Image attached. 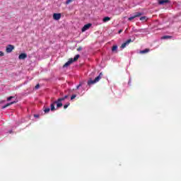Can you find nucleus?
Listing matches in <instances>:
<instances>
[{
    "instance_id": "f257e3e1",
    "label": "nucleus",
    "mask_w": 181,
    "mask_h": 181,
    "mask_svg": "<svg viewBox=\"0 0 181 181\" xmlns=\"http://www.w3.org/2000/svg\"><path fill=\"white\" fill-rule=\"evenodd\" d=\"M101 78H103V73H100L99 76H97L94 80L90 79L88 81V86H91L93 84H95V83H98Z\"/></svg>"
},
{
    "instance_id": "f03ea898",
    "label": "nucleus",
    "mask_w": 181,
    "mask_h": 181,
    "mask_svg": "<svg viewBox=\"0 0 181 181\" xmlns=\"http://www.w3.org/2000/svg\"><path fill=\"white\" fill-rule=\"evenodd\" d=\"M139 16H142V13L136 12L133 16H132L129 18V20L132 21L133 19H135V18H138Z\"/></svg>"
},
{
    "instance_id": "7ed1b4c3",
    "label": "nucleus",
    "mask_w": 181,
    "mask_h": 181,
    "mask_svg": "<svg viewBox=\"0 0 181 181\" xmlns=\"http://www.w3.org/2000/svg\"><path fill=\"white\" fill-rule=\"evenodd\" d=\"M13 49H15V46L12 45H8L6 47V53H12V50H13Z\"/></svg>"
},
{
    "instance_id": "20e7f679",
    "label": "nucleus",
    "mask_w": 181,
    "mask_h": 181,
    "mask_svg": "<svg viewBox=\"0 0 181 181\" xmlns=\"http://www.w3.org/2000/svg\"><path fill=\"white\" fill-rule=\"evenodd\" d=\"M52 16L54 21H59L60 18H62V13H54Z\"/></svg>"
},
{
    "instance_id": "39448f33",
    "label": "nucleus",
    "mask_w": 181,
    "mask_h": 181,
    "mask_svg": "<svg viewBox=\"0 0 181 181\" xmlns=\"http://www.w3.org/2000/svg\"><path fill=\"white\" fill-rule=\"evenodd\" d=\"M90 26H92L91 23L86 24L81 29L82 32H86V30H88L90 29Z\"/></svg>"
},
{
    "instance_id": "423d86ee",
    "label": "nucleus",
    "mask_w": 181,
    "mask_h": 181,
    "mask_svg": "<svg viewBox=\"0 0 181 181\" xmlns=\"http://www.w3.org/2000/svg\"><path fill=\"white\" fill-rule=\"evenodd\" d=\"M62 101L60 100V98L57 100V101L54 102V104H57V108H60V107H63V103H62Z\"/></svg>"
},
{
    "instance_id": "0eeeda50",
    "label": "nucleus",
    "mask_w": 181,
    "mask_h": 181,
    "mask_svg": "<svg viewBox=\"0 0 181 181\" xmlns=\"http://www.w3.org/2000/svg\"><path fill=\"white\" fill-rule=\"evenodd\" d=\"M158 4H159V5H165L166 4H170V1H169V0H159Z\"/></svg>"
},
{
    "instance_id": "6e6552de",
    "label": "nucleus",
    "mask_w": 181,
    "mask_h": 181,
    "mask_svg": "<svg viewBox=\"0 0 181 181\" xmlns=\"http://www.w3.org/2000/svg\"><path fill=\"white\" fill-rule=\"evenodd\" d=\"M71 63H73V58L69 59V60L64 64L63 69H64V67H69Z\"/></svg>"
},
{
    "instance_id": "1a4fd4ad",
    "label": "nucleus",
    "mask_w": 181,
    "mask_h": 181,
    "mask_svg": "<svg viewBox=\"0 0 181 181\" xmlns=\"http://www.w3.org/2000/svg\"><path fill=\"white\" fill-rule=\"evenodd\" d=\"M169 39H173V37L170 36V35H164V36L161 37L162 40H168Z\"/></svg>"
},
{
    "instance_id": "9d476101",
    "label": "nucleus",
    "mask_w": 181,
    "mask_h": 181,
    "mask_svg": "<svg viewBox=\"0 0 181 181\" xmlns=\"http://www.w3.org/2000/svg\"><path fill=\"white\" fill-rule=\"evenodd\" d=\"M150 51H151V49L146 48L145 49L141 50L140 53H141V54H145L146 53H149Z\"/></svg>"
},
{
    "instance_id": "9b49d317",
    "label": "nucleus",
    "mask_w": 181,
    "mask_h": 181,
    "mask_svg": "<svg viewBox=\"0 0 181 181\" xmlns=\"http://www.w3.org/2000/svg\"><path fill=\"white\" fill-rule=\"evenodd\" d=\"M12 104H15V101L11 102L9 103H7L6 105L2 106V109L4 110V108H6V107H9V105H12Z\"/></svg>"
},
{
    "instance_id": "f8f14e48",
    "label": "nucleus",
    "mask_w": 181,
    "mask_h": 181,
    "mask_svg": "<svg viewBox=\"0 0 181 181\" xmlns=\"http://www.w3.org/2000/svg\"><path fill=\"white\" fill-rule=\"evenodd\" d=\"M117 50H118V46L117 45H113L112 47V52L113 53L117 52Z\"/></svg>"
},
{
    "instance_id": "ddd939ff",
    "label": "nucleus",
    "mask_w": 181,
    "mask_h": 181,
    "mask_svg": "<svg viewBox=\"0 0 181 181\" xmlns=\"http://www.w3.org/2000/svg\"><path fill=\"white\" fill-rule=\"evenodd\" d=\"M103 21L104 23L109 22V21H111V18L106 16L103 18Z\"/></svg>"
},
{
    "instance_id": "4468645a",
    "label": "nucleus",
    "mask_w": 181,
    "mask_h": 181,
    "mask_svg": "<svg viewBox=\"0 0 181 181\" xmlns=\"http://www.w3.org/2000/svg\"><path fill=\"white\" fill-rule=\"evenodd\" d=\"M80 58V54H76L74 59L72 58L73 62H77V60H78V59Z\"/></svg>"
},
{
    "instance_id": "2eb2a0df",
    "label": "nucleus",
    "mask_w": 181,
    "mask_h": 181,
    "mask_svg": "<svg viewBox=\"0 0 181 181\" xmlns=\"http://www.w3.org/2000/svg\"><path fill=\"white\" fill-rule=\"evenodd\" d=\"M134 40H135V39H134L133 40L131 39H129L124 43L128 46V45H129L131 42H134Z\"/></svg>"
},
{
    "instance_id": "dca6fc26",
    "label": "nucleus",
    "mask_w": 181,
    "mask_h": 181,
    "mask_svg": "<svg viewBox=\"0 0 181 181\" xmlns=\"http://www.w3.org/2000/svg\"><path fill=\"white\" fill-rule=\"evenodd\" d=\"M18 59L20 60H23V52L20 54V55L18 56Z\"/></svg>"
},
{
    "instance_id": "f3484780",
    "label": "nucleus",
    "mask_w": 181,
    "mask_h": 181,
    "mask_svg": "<svg viewBox=\"0 0 181 181\" xmlns=\"http://www.w3.org/2000/svg\"><path fill=\"white\" fill-rule=\"evenodd\" d=\"M69 95H65L63 98H59V101H64V100H66V98H68Z\"/></svg>"
},
{
    "instance_id": "a211bd4d",
    "label": "nucleus",
    "mask_w": 181,
    "mask_h": 181,
    "mask_svg": "<svg viewBox=\"0 0 181 181\" xmlns=\"http://www.w3.org/2000/svg\"><path fill=\"white\" fill-rule=\"evenodd\" d=\"M50 112V108L47 107L44 110V112H45V114H47V112Z\"/></svg>"
},
{
    "instance_id": "6ab92c4d",
    "label": "nucleus",
    "mask_w": 181,
    "mask_h": 181,
    "mask_svg": "<svg viewBox=\"0 0 181 181\" xmlns=\"http://www.w3.org/2000/svg\"><path fill=\"white\" fill-rule=\"evenodd\" d=\"M127 44L125 42H124L121 45V49H125V47H127Z\"/></svg>"
},
{
    "instance_id": "aec40b11",
    "label": "nucleus",
    "mask_w": 181,
    "mask_h": 181,
    "mask_svg": "<svg viewBox=\"0 0 181 181\" xmlns=\"http://www.w3.org/2000/svg\"><path fill=\"white\" fill-rule=\"evenodd\" d=\"M51 111H54V110H55V107H54V103H52V104H51Z\"/></svg>"
},
{
    "instance_id": "412c9836",
    "label": "nucleus",
    "mask_w": 181,
    "mask_h": 181,
    "mask_svg": "<svg viewBox=\"0 0 181 181\" xmlns=\"http://www.w3.org/2000/svg\"><path fill=\"white\" fill-rule=\"evenodd\" d=\"M140 21H146V16H141V17L140 18Z\"/></svg>"
},
{
    "instance_id": "4be33fe9",
    "label": "nucleus",
    "mask_w": 181,
    "mask_h": 181,
    "mask_svg": "<svg viewBox=\"0 0 181 181\" xmlns=\"http://www.w3.org/2000/svg\"><path fill=\"white\" fill-rule=\"evenodd\" d=\"M71 1H73V0H66V4L69 5V4H70V2H71Z\"/></svg>"
},
{
    "instance_id": "5701e85b",
    "label": "nucleus",
    "mask_w": 181,
    "mask_h": 181,
    "mask_svg": "<svg viewBox=\"0 0 181 181\" xmlns=\"http://www.w3.org/2000/svg\"><path fill=\"white\" fill-rule=\"evenodd\" d=\"M69 105H70V103H68V104L65 105L64 106V110H66V108H67L69 107Z\"/></svg>"
},
{
    "instance_id": "b1692460",
    "label": "nucleus",
    "mask_w": 181,
    "mask_h": 181,
    "mask_svg": "<svg viewBox=\"0 0 181 181\" xmlns=\"http://www.w3.org/2000/svg\"><path fill=\"white\" fill-rule=\"evenodd\" d=\"M3 56H4V54L2 51H0V57H2Z\"/></svg>"
},
{
    "instance_id": "393cba45",
    "label": "nucleus",
    "mask_w": 181,
    "mask_h": 181,
    "mask_svg": "<svg viewBox=\"0 0 181 181\" xmlns=\"http://www.w3.org/2000/svg\"><path fill=\"white\" fill-rule=\"evenodd\" d=\"M134 32L136 33H138V32H142V30L139 29V30H135Z\"/></svg>"
},
{
    "instance_id": "a878e982",
    "label": "nucleus",
    "mask_w": 181,
    "mask_h": 181,
    "mask_svg": "<svg viewBox=\"0 0 181 181\" xmlns=\"http://www.w3.org/2000/svg\"><path fill=\"white\" fill-rule=\"evenodd\" d=\"M28 57V54H26L25 53H23V59H26Z\"/></svg>"
},
{
    "instance_id": "bb28decb",
    "label": "nucleus",
    "mask_w": 181,
    "mask_h": 181,
    "mask_svg": "<svg viewBox=\"0 0 181 181\" xmlns=\"http://www.w3.org/2000/svg\"><path fill=\"white\" fill-rule=\"evenodd\" d=\"M76 95H73L71 97V100H74V98H76Z\"/></svg>"
},
{
    "instance_id": "cd10ccee",
    "label": "nucleus",
    "mask_w": 181,
    "mask_h": 181,
    "mask_svg": "<svg viewBox=\"0 0 181 181\" xmlns=\"http://www.w3.org/2000/svg\"><path fill=\"white\" fill-rule=\"evenodd\" d=\"M78 52H80L81 50H83V47H79L78 49H77Z\"/></svg>"
},
{
    "instance_id": "c85d7f7f",
    "label": "nucleus",
    "mask_w": 181,
    "mask_h": 181,
    "mask_svg": "<svg viewBox=\"0 0 181 181\" xmlns=\"http://www.w3.org/2000/svg\"><path fill=\"white\" fill-rule=\"evenodd\" d=\"M11 98H13V96L8 97V98H7V100H8V101H11Z\"/></svg>"
},
{
    "instance_id": "c756f323",
    "label": "nucleus",
    "mask_w": 181,
    "mask_h": 181,
    "mask_svg": "<svg viewBox=\"0 0 181 181\" xmlns=\"http://www.w3.org/2000/svg\"><path fill=\"white\" fill-rule=\"evenodd\" d=\"M39 87H40V86L39 84L35 86V89L37 90V88H39Z\"/></svg>"
},
{
    "instance_id": "7c9ffc66",
    "label": "nucleus",
    "mask_w": 181,
    "mask_h": 181,
    "mask_svg": "<svg viewBox=\"0 0 181 181\" xmlns=\"http://www.w3.org/2000/svg\"><path fill=\"white\" fill-rule=\"evenodd\" d=\"M80 87H81V83H79V85H78V86H76V88L78 89V88H80Z\"/></svg>"
},
{
    "instance_id": "2f4dec72",
    "label": "nucleus",
    "mask_w": 181,
    "mask_h": 181,
    "mask_svg": "<svg viewBox=\"0 0 181 181\" xmlns=\"http://www.w3.org/2000/svg\"><path fill=\"white\" fill-rule=\"evenodd\" d=\"M118 33H119H119H122V30H119V32H118Z\"/></svg>"
},
{
    "instance_id": "473e14b6",
    "label": "nucleus",
    "mask_w": 181,
    "mask_h": 181,
    "mask_svg": "<svg viewBox=\"0 0 181 181\" xmlns=\"http://www.w3.org/2000/svg\"><path fill=\"white\" fill-rule=\"evenodd\" d=\"M34 117H35V118H37V117H39V115H35Z\"/></svg>"
},
{
    "instance_id": "72a5a7b5",
    "label": "nucleus",
    "mask_w": 181,
    "mask_h": 181,
    "mask_svg": "<svg viewBox=\"0 0 181 181\" xmlns=\"http://www.w3.org/2000/svg\"><path fill=\"white\" fill-rule=\"evenodd\" d=\"M130 83H131V81H129L128 84H130Z\"/></svg>"
}]
</instances>
